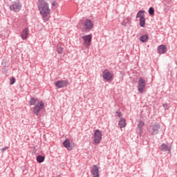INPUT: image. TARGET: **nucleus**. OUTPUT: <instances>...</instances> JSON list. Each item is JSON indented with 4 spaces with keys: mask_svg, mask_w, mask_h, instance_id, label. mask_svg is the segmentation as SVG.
<instances>
[{
    "mask_svg": "<svg viewBox=\"0 0 177 177\" xmlns=\"http://www.w3.org/2000/svg\"><path fill=\"white\" fill-rule=\"evenodd\" d=\"M102 77L104 80H106V81H111L113 80L114 75L110 73L108 69H105L102 73Z\"/></svg>",
    "mask_w": 177,
    "mask_h": 177,
    "instance_id": "nucleus-5",
    "label": "nucleus"
},
{
    "mask_svg": "<svg viewBox=\"0 0 177 177\" xmlns=\"http://www.w3.org/2000/svg\"><path fill=\"white\" fill-rule=\"evenodd\" d=\"M91 174L93 175V177H99V167L97 165H94L93 166V168L91 169Z\"/></svg>",
    "mask_w": 177,
    "mask_h": 177,
    "instance_id": "nucleus-10",
    "label": "nucleus"
},
{
    "mask_svg": "<svg viewBox=\"0 0 177 177\" xmlns=\"http://www.w3.org/2000/svg\"><path fill=\"white\" fill-rule=\"evenodd\" d=\"M44 104L42 102L37 103L35 107L33 108V113L35 115H38L39 114V111L44 109Z\"/></svg>",
    "mask_w": 177,
    "mask_h": 177,
    "instance_id": "nucleus-6",
    "label": "nucleus"
},
{
    "mask_svg": "<svg viewBox=\"0 0 177 177\" xmlns=\"http://www.w3.org/2000/svg\"><path fill=\"white\" fill-rule=\"evenodd\" d=\"M38 9L42 17H48L50 15V10L49 9V4L46 3L44 0H39L37 3Z\"/></svg>",
    "mask_w": 177,
    "mask_h": 177,
    "instance_id": "nucleus-1",
    "label": "nucleus"
},
{
    "mask_svg": "<svg viewBox=\"0 0 177 177\" xmlns=\"http://www.w3.org/2000/svg\"><path fill=\"white\" fill-rule=\"evenodd\" d=\"M64 147H66L67 150H73L75 145H74V142L71 141V140L67 138L64 142H63Z\"/></svg>",
    "mask_w": 177,
    "mask_h": 177,
    "instance_id": "nucleus-4",
    "label": "nucleus"
},
{
    "mask_svg": "<svg viewBox=\"0 0 177 177\" xmlns=\"http://www.w3.org/2000/svg\"><path fill=\"white\" fill-rule=\"evenodd\" d=\"M22 6L20 3V1H17L12 3V4L10 6V10L12 12H20L21 10Z\"/></svg>",
    "mask_w": 177,
    "mask_h": 177,
    "instance_id": "nucleus-2",
    "label": "nucleus"
},
{
    "mask_svg": "<svg viewBox=\"0 0 177 177\" xmlns=\"http://www.w3.org/2000/svg\"><path fill=\"white\" fill-rule=\"evenodd\" d=\"M6 150H8V147H6L1 149L2 151H5Z\"/></svg>",
    "mask_w": 177,
    "mask_h": 177,
    "instance_id": "nucleus-28",
    "label": "nucleus"
},
{
    "mask_svg": "<svg viewBox=\"0 0 177 177\" xmlns=\"http://www.w3.org/2000/svg\"><path fill=\"white\" fill-rule=\"evenodd\" d=\"M52 6H56V3L53 2V3H52Z\"/></svg>",
    "mask_w": 177,
    "mask_h": 177,
    "instance_id": "nucleus-31",
    "label": "nucleus"
},
{
    "mask_svg": "<svg viewBox=\"0 0 177 177\" xmlns=\"http://www.w3.org/2000/svg\"><path fill=\"white\" fill-rule=\"evenodd\" d=\"M38 102V98H35V97H30L28 103L30 104V106H35L36 103H37Z\"/></svg>",
    "mask_w": 177,
    "mask_h": 177,
    "instance_id": "nucleus-16",
    "label": "nucleus"
},
{
    "mask_svg": "<svg viewBox=\"0 0 177 177\" xmlns=\"http://www.w3.org/2000/svg\"><path fill=\"white\" fill-rule=\"evenodd\" d=\"M82 39L84 40V45H86V46H90L91 42H92V35L82 36Z\"/></svg>",
    "mask_w": 177,
    "mask_h": 177,
    "instance_id": "nucleus-8",
    "label": "nucleus"
},
{
    "mask_svg": "<svg viewBox=\"0 0 177 177\" xmlns=\"http://www.w3.org/2000/svg\"><path fill=\"white\" fill-rule=\"evenodd\" d=\"M28 34H30L28 28H24V29L22 30V33L21 34V39L23 40L27 39V38H28Z\"/></svg>",
    "mask_w": 177,
    "mask_h": 177,
    "instance_id": "nucleus-12",
    "label": "nucleus"
},
{
    "mask_svg": "<svg viewBox=\"0 0 177 177\" xmlns=\"http://www.w3.org/2000/svg\"><path fill=\"white\" fill-rule=\"evenodd\" d=\"M37 162H44V161H45V158L42 156H37V158H36Z\"/></svg>",
    "mask_w": 177,
    "mask_h": 177,
    "instance_id": "nucleus-23",
    "label": "nucleus"
},
{
    "mask_svg": "<svg viewBox=\"0 0 177 177\" xmlns=\"http://www.w3.org/2000/svg\"><path fill=\"white\" fill-rule=\"evenodd\" d=\"M146 88V81L143 77H140L138 80V89L140 93H143L145 88Z\"/></svg>",
    "mask_w": 177,
    "mask_h": 177,
    "instance_id": "nucleus-3",
    "label": "nucleus"
},
{
    "mask_svg": "<svg viewBox=\"0 0 177 177\" xmlns=\"http://www.w3.org/2000/svg\"><path fill=\"white\" fill-rule=\"evenodd\" d=\"M144 13H145V10H139L138 12L136 15V19H138V17L139 19L145 18V14Z\"/></svg>",
    "mask_w": 177,
    "mask_h": 177,
    "instance_id": "nucleus-18",
    "label": "nucleus"
},
{
    "mask_svg": "<svg viewBox=\"0 0 177 177\" xmlns=\"http://www.w3.org/2000/svg\"><path fill=\"white\" fill-rule=\"evenodd\" d=\"M94 133H100V130H95Z\"/></svg>",
    "mask_w": 177,
    "mask_h": 177,
    "instance_id": "nucleus-29",
    "label": "nucleus"
},
{
    "mask_svg": "<svg viewBox=\"0 0 177 177\" xmlns=\"http://www.w3.org/2000/svg\"><path fill=\"white\" fill-rule=\"evenodd\" d=\"M160 150H161L162 151H168L171 150V147L165 144H162L160 147Z\"/></svg>",
    "mask_w": 177,
    "mask_h": 177,
    "instance_id": "nucleus-15",
    "label": "nucleus"
},
{
    "mask_svg": "<svg viewBox=\"0 0 177 177\" xmlns=\"http://www.w3.org/2000/svg\"><path fill=\"white\" fill-rule=\"evenodd\" d=\"M121 24H122V26H124V27H125V26H127L126 22H124V21L122 22Z\"/></svg>",
    "mask_w": 177,
    "mask_h": 177,
    "instance_id": "nucleus-30",
    "label": "nucleus"
},
{
    "mask_svg": "<svg viewBox=\"0 0 177 177\" xmlns=\"http://www.w3.org/2000/svg\"><path fill=\"white\" fill-rule=\"evenodd\" d=\"M167 46L166 45H160L158 46V51L159 55H164L165 53H167Z\"/></svg>",
    "mask_w": 177,
    "mask_h": 177,
    "instance_id": "nucleus-13",
    "label": "nucleus"
},
{
    "mask_svg": "<svg viewBox=\"0 0 177 177\" xmlns=\"http://www.w3.org/2000/svg\"><path fill=\"white\" fill-rule=\"evenodd\" d=\"M162 106H163L165 110H168V104H167V103L162 104Z\"/></svg>",
    "mask_w": 177,
    "mask_h": 177,
    "instance_id": "nucleus-26",
    "label": "nucleus"
},
{
    "mask_svg": "<svg viewBox=\"0 0 177 177\" xmlns=\"http://www.w3.org/2000/svg\"><path fill=\"white\" fill-rule=\"evenodd\" d=\"M118 125L120 128H125V127L127 125V122H126L125 119L120 118Z\"/></svg>",
    "mask_w": 177,
    "mask_h": 177,
    "instance_id": "nucleus-17",
    "label": "nucleus"
},
{
    "mask_svg": "<svg viewBox=\"0 0 177 177\" xmlns=\"http://www.w3.org/2000/svg\"><path fill=\"white\" fill-rule=\"evenodd\" d=\"M15 82H16V79L12 77L10 79V85H13V84H15Z\"/></svg>",
    "mask_w": 177,
    "mask_h": 177,
    "instance_id": "nucleus-25",
    "label": "nucleus"
},
{
    "mask_svg": "<svg viewBox=\"0 0 177 177\" xmlns=\"http://www.w3.org/2000/svg\"><path fill=\"white\" fill-rule=\"evenodd\" d=\"M86 30H92L93 28V24L91 19H86L84 24Z\"/></svg>",
    "mask_w": 177,
    "mask_h": 177,
    "instance_id": "nucleus-11",
    "label": "nucleus"
},
{
    "mask_svg": "<svg viewBox=\"0 0 177 177\" xmlns=\"http://www.w3.org/2000/svg\"><path fill=\"white\" fill-rule=\"evenodd\" d=\"M141 42H147V39H149V35H143L140 38Z\"/></svg>",
    "mask_w": 177,
    "mask_h": 177,
    "instance_id": "nucleus-19",
    "label": "nucleus"
},
{
    "mask_svg": "<svg viewBox=\"0 0 177 177\" xmlns=\"http://www.w3.org/2000/svg\"><path fill=\"white\" fill-rule=\"evenodd\" d=\"M102 141V133H95L94 134V143L95 145H99Z\"/></svg>",
    "mask_w": 177,
    "mask_h": 177,
    "instance_id": "nucleus-14",
    "label": "nucleus"
},
{
    "mask_svg": "<svg viewBox=\"0 0 177 177\" xmlns=\"http://www.w3.org/2000/svg\"><path fill=\"white\" fill-rule=\"evenodd\" d=\"M158 131H160L159 124L155 123L149 127V132L151 133H158Z\"/></svg>",
    "mask_w": 177,
    "mask_h": 177,
    "instance_id": "nucleus-9",
    "label": "nucleus"
},
{
    "mask_svg": "<svg viewBox=\"0 0 177 177\" xmlns=\"http://www.w3.org/2000/svg\"><path fill=\"white\" fill-rule=\"evenodd\" d=\"M140 27H145L146 26V18L140 19Z\"/></svg>",
    "mask_w": 177,
    "mask_h": 177,
    "instance_id": "nucleus-21",
    "label": "nucleus"
},
{
    "mask_svg": "<svg viewBox=\"0 0 177 177\" xmlns=\"http://www.w3.org/2000/svg\"><path fill=\"white\" fill-rule=\"evenodd\" d=\"M148 12L150 16H153V15H154V8L150 7Z\"/></svg>",
    "mask_w": 177,
    "mask_h": 177,
    "instance_id": "nucleus-24",
    "label": "nucleus"
},
{
    "mask_svg": "<svg viewBox=\"0 0 177 177\" xmlns=\"http://www.w3.org/2000/svg\"><path fill=\"white\" fill-rule=\"evenodd\" d=\"M63 50H64V48L60 46H57V52L59 53V55H63Z\"/></svg>",
    "mask_w": 177,
    "mask_h": 177,
    "instance_id": "nucleus-22",
    "label": "nucleus"
},
{
    "mask_svg": "<svg viewBox=\"0 0 177 177\" xmlns=\"http://www.w3.org/2000/svg\"><path fill=\"white\" fill-rule=\"evenodd\" d=\"M145 126V122L140 120L138 124V128L140 131V133L142 132V128H143Z\"/></svg>",
    "mask_w": 177,
    "mask_h": 177,
    "instance_id": "nucleus-20",
    "label": "nucleus"
},
{
    "mask_svg": "<svg viewBox=\"0 0 177 177\" xmlns=\"http://www.w3.org/2000/svg\"><path fill=\"white\" fill-rule=\"evenodd\" d=\"M116 114H118V117H121V112L116 111Z\"/></svg>",
    "mask_w": 177,
    "mask_h": 177,
    "instance_id": "nucleus-27",
    "label": "nucleus"
},
{
    "mask_svg": "<svg viewBox=\"0 0 177 177\" xmlns=\"http://www.w3.org/2000/svg\"><path fill=\"white\" fill-rule=\"evenodd\" d=\"M68 85H70L68 80H59L55 83V86L59 88H64V86H68Z\"/></svg>",
    "mask_w": 177,
    "mask_h": 177,
    "instance_id": "nucleus-7",
    "label": "nucleus"
}]
</instances>
